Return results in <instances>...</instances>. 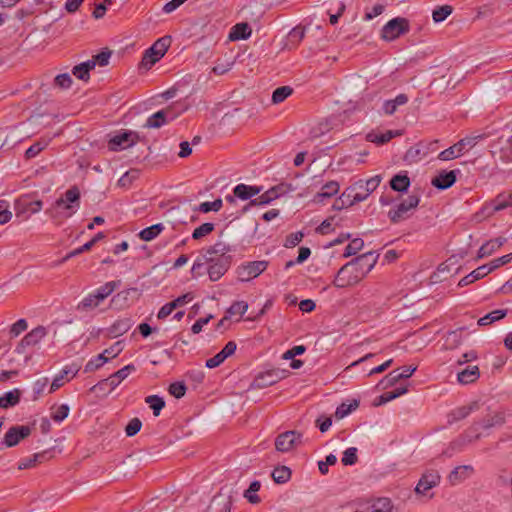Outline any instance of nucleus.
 <instances>
[{
  "label": "nucleus",
  "instance_id": "obj_59",
  "mask_svg": "<svg viewBox=\"0 0 512 512\" xmlns=\"http://www.w3.org/2000/svg\"><path fill=\"white\" fill-rule=\"evenodd\" d=\"M248 309V303L245 301L234 302L227 310L229 315H243Z\"/></svg>",
  "mask_w": 512,
  "mask_h": 512
},
{
  "label": "nucleus",
  "instance_id": "obj_47",
  "mask_svg": "<svg viewBox=\"0 0 512 512\" xmlns=\"http://www.w3.org/2000/svg\"><path fill=\"white\" fill-rule=\"evenodd\" d=\"M293 92V89L290 86H281L274 90L272 94V102L275 104L283 102L287 99Z\"/></svg>",
  "mask_w": 512,
  "mask_h": 512
},
{
  "label": "nucleus",
  "instance_id": "obj_49",
  "mask_svg": "<svg viewBox=\"0 0 512 512\" xmlns=\"http://www.w3.org/2000/svg\"><path fill=\"white\" fill-rule=\"evenodd\" d=\"M206 265H207L206 259H204V257L201 254H199V256L196 258V260L194 261L192 268H191L192 278H198V277L204 275L205 270H206V268H205Z\"/></svg>",
  "mask_w": 512,
  "mask_h": 512
},
{
  "label": "nucleus",
  "instance_id": "obj_30",
  "mask_svg": "<svg viewBox=\"0 0 512 512\" xmlns=\"http://www.w3.org/2000/svg\"><path fill=\"white\" fill-rule=\"evenodd\" d=\"M505 238L499 237L496 239H491L484 243L478 250V258H484L490 256L495 250L500 248L504 242Z\"/></svg>",
  "mask_w": 512,
  "mask_h": 512
},
{
  "label": "nucleus",
  "instance_id": "obj_12",
  "mask_svg": "<svg viewBox=\"0 0 512 512\" xmlns=\"http://www.w3.org/2000/svg\"><path fill=\"white\" fill-rule=\"evenodd\" d=\"M231 251L232 248L228 243L219 240L215 244L202 249L200 254L207 262H215L221 258H232V256L229 255Z\"/></svg>",
  "mask_w": 512,
  "mask_h": 512
},
{
  "label": "nucleus",
  "instance_id": "obj_14",
  "mask_svg": "<svg viewBox=\"0 0 512 512\" xmlns=\"http://www.w3.org/2000/svg\"><path fill=\"white\" fill-rule=\"evenodd\" d=\"M440 479L441 477L437 470H426L419 479L415 487V492L420 495H426L430 489L439 485Z\"/></svg>",
  "mask_w": 512,
  "mask_h": 512
},
{
  "label": "nucleus",
  "instance_id": "obj_61",
  "mask_svg": "<svg viewBox=\"0 0 512 512\" xmlns=\"http://www.w3.org/2000/svg\"><path fill=\"white\" fill-rule=\"evenodd\" d=\"M73 80L68 73L59 74L54 79L55 86L66 89L69 88L72 84Z\"/></svg>",
  "mask_w": 512,
  "mask_h": 512
},
{
  "label": "nucleus",
  "instance_id": "obj_46",
  "mask_svg": "<svg viewBox=\"0 0 512 512\" xmlns=\"http://www.w3.org/2000/svg\"><path fill=\"white\" fill-rule=\"evenodd\" d=\"M393 504L389 498L383 497L377 499L371 505V512H392Z\"/></svg>",
  "mask_w": 512,
  "mask_h": 512
},
{
  "label": "nucleus",
  "instance_id": "obj_56",
  "mask_svg": "<svg viewBox=\"0 0 512 512\" xmlns=\"http://www.w3.org/2000/svg\"><path fill=\"white\" fill-rule=\"evenodd\" d=\"M276 381H277V377H275L274 373L267 372L266 374L259 375L255 379L254 382L257 387L261 388V387L273 385Z\"/></svg>",
  "mask_w": 512,
  "mask_h": 512
},
{
  "label": "nucleus",
  "instance_id": "obj_38",
  "mask_svg": "<svg viewBox=\"0 0 512 512\" xmlns=\"http://www.w3.org/2000/svg\"><path fill=\"white\" fill-rule=\"evenodd\" d=\"M409 186L410 179L406 174H397L390 180V187L397 192H405Z\"/></svg>",
  "mask_w": 512,
  "mask_h": 512
},
{
  "label": "nucleus",
  "instance_id": "obj_11",
  "mask_svg": "<svg viewBox=\"0 0 512 512\" xmlns=\"http://www.w3.org/2000/svg\"><path fill=\"white\" fill-rule=\"evenodd\" d=\"M139 141V135L134 131H124L114 135L108 141V148L111 151H120L127 149Z\"/></svg>",
  "mask_w": 512,
  "mask_h": 512
},
{
  "label": "nucleus",
  "instance_id": "obj_42",
  "mask_svg": "<svg viewBox=\"0 0 512 512\" xmlns=\"http://www.w3.org/2000/svg\"><path fill=\"white\" fill-rule=\"evenodd\" d=\"M46 457V452L35 453L31 457L24 458L18 463V469L24 470L34 467L37 463H41Z\"/></svg>",
  "mask_w": 512,
  "mask_h": 512
},
{
  "label": "nucleus",
  "instance_id": "obj_43",
  "mask_svg": "<svg viewBox=\"0 0 512 512\" xmlns=\"http://www.w3.org/2000/svg\"><path fill=\"white\" fill-rule=\"evenodd\" d=\"M512 193L507 192L499 194L493 201L492 206L494 211L503 210L511 205Z\"/></svg>",
  "mask_w": 512,
  "mask_h": 512
},
{
  "label": "nucleus",
  "instance_id": "obj_60",
  "mask_svg": "<svg viewBox=\"0 0 512 512\" xmlns=\"http://www.w3.org/2000/svg\"><path fill=\"white\" fill-rule=\"evenodd\" d=\"M381 179L380 175H375L367 180H362L363 186L369 195L377 189L380 185Z\"/></svg>",
  "mask_w": 512,
  "mask_h": 512
},
{
  "label": "nucleus",
  "instance_id": "obj_52",
  "mask_svg": "<svg viewBox=\"0 0 512 512\" xmlns=\"http://www.w3.org/2000/svg\"><path fill=\"white\" fill-rule=\"evenodd\" d=\"M214 228L215 225L213 223H203L202 225L194 229L192 233V238L194 240H200L203 237L209 235L211 232H213Z\"/></svg>",
  "mask_w": 512,
  "mask_h": 512
},
{
  "label": "nucleus",
  "instance_id": "obj_15",
  "mask_svg": "<svg viewBox=\"0 0 512 512\" xmlns=\"http://www.w3.org/2000/svg\"><path fill=\"white\" fill-rule=\"evenodd\" d=\"M301 436V433L295 430L281 433L275 440V447L280 452H288L301 442Z\"/></svg>",
  "mask_w": 512,
  "mask_h": 512
},
{
  "label": "nucleus",
  "instance_id": "obj_64",
  "mask_svg": "<svg viewBox=\"0 0 512 512\" xmlns=\"http://www.w3.org/2000/svg\"><path fill=\"white\" fill-rule=\"evenodd\" d=\"M186 387L183 383L174 382L169 386V393L179 399L185 395Z\"/></svg>",
  "mask_w": 512,
  "mask_h": 512
},
{
  "label": "nucleus",
  "instance_id": "obj_23",
  "mask_svg": "<svg viewBox=\"0 0 512 512\" xmlns=\"http://www.w3.org/2000/svg\"><path fill=\"white\" fill-rule=\"evenodd\" d=\"M132 327L130 318L117 319L108 329L107 336L109 338H116L125 334Z\"/></svg>",
  "mask_w": 512,
  "mask_h": 512
},
{
  "label": "nucleus",
  "instance_id": "obj_41",
  "mask_svg": "<svg viewBox=\"0 0 512 512\" xmlns=\"http://www.w3.org/2000/svg\"><path fill=\"white\" fill-rule=\"evenodd\" d=\"M271 476L275 483L284 484L290 480L291 470L287 466H279L272 471Z\"/></svg>",
  "mask_w": 512,
  "mask_h": 512
},
{
  "label": "nucleus",
  "instance_id": "obj_22",
  "mask_svg": "<svg viewBox=\"0 0 512 512\" xmlns=\"http://www.w3.org/2000/svg\"><path fill=\"white\" fill-rule=\"evenodd\" d=\"M474 472L471 465H460L455 467L448 475V481L452 485L459 484L468 479Z\"/></svg>",
  "mask_w": 512,
  "mask_h": 512
},
{
  "label": "nucleus",
  "instance_id": "obj_39",
  "mask_svg": "<svg viewBox=\"0 0 512 512\" xmlns=\"http://www.w3.org/2000/svg\"><path fill=\"white\" fill-rule=\"evenodd\" d=\"M100 302L96 299V296L92 293L84 297L76 306V310L79 312H87L97 308Z\"/></svg>",
  "mask_w": 512,
  "mask_h": 512
},
{
  "label": "nucleus",
  "instance_id": "obj_6",
  "mask_svg": "<svg viewBox=\"0 0 512 512\" xmlns=\"http://www.w3.org/2000/svg\"><path fill=\"white\" fill-rule=\"evenodd\" d=\"M481 136L465 137L459 140L454 145L441 151L438 155V159L442 161H449L463 155L466 151L475 146L477 139Z\"/></svg>",
  "mask_w": 512,
  "mask_h": 512
},
{
  "label": "nucleus",
  "instance_id": "obj_44",
  "mask_svg": "<svg viewBox=\"0 0 512 512\" xmlns=\"http://www.w3.org/2000/svg\"><path fill=\"white\" fill-rule=\"evenodd\" d=\"M359 406V401L353 399L349 404L342 403L339 405L335 411V417L337 419H342L350 414L352 411L356 410Z\"/></svg>",
  "mask_w": 512,
  "mask_h": 512
},
{
  "label": "nucleus",
  "instance_id": "obj_9",
  "mask_svg": "<svg viewBox=\"0 0 512 512\" xmlns=\"http://www.w3.org/2000/svg\"><path fill=\"white\" fill-rule=\"evenodd\" d=\"M268 266L264 260L252 261L242 264L237 268V275L240 281L248 282L262 274Z\"/></svg>",
  "mask_w": 512,
  "mask_h": 512
},
{
  "label": "nucleus",
  "instance_id": "obj_7",
  "mask_svg": "<svg viewBox=\"0 0 512 512\" xmlns=\"http://www.w3.org/2000/svg\"><path fill=\"white\" fill-rule=\"evenodd\" d=\"M420 202L418 195L412 194L399 203L395 208L388 212V217L392 223H399L409 217L408 212L415 209Z\"/></svg>",
  "mask_w": 512,
  "mask_h": 512
},
{
  "label": "nucleus",
  "instance_id": "obj_13",
  "mask_svg": "<svg viewBox=\"0 0 512 512\" xmlns=\"http://www.w3.org/2000/svg\"><path fill=\"white\" fill-rule=\"evenodd\" d=\"M43 203L41 200H32L30 196L23 195L15 202L16 215L19 217L26 214L28 218L31 214H35L42 209Z\"/></svg>",
  "mask_w": 512,
  "mask_h": 512
},
{
  "label": "nucleus",
  "instance_id": "obj_8",
  "mask_svg": "<svg viewBox=\"0 0 512 512\" xmlns=\"http://www.w3.org/2000/svg\"><path fill=\"white\" fill-rule=\"evenodd\" d=\"M409 29V21L406 18L396 17L383 26L381 36L387 41H392L409 32Z\"/></svg>",
  "mask_w": 512,
  "mask_h": 512
},
{
  "label": "nucleus",
  "instance_id": "obj_50",
  "mask_svg": "<svg viewBox=\"0 0 512 512\" xmlns=\"http://www.w3.org/2000/svg\"><path fill=\"white\" fill-rule=\"evenodd\" d=\"M51 418L57 422H62L69 414L70 408L67 404H61L57 407L51 408Z\"/></svg>",
  "mask_w": 512,
  "mask_h": 512
},
{
  "label": "nucleus",
  "instance_id": "obj_31",
  "mask_svg": "<svg viewBox=\"0 0 512 512\" xmlns=\"http://www.w3.org/2000/svg\"><path fill=\"white\" fill-rule=\"evenodd\" d=\"M480 376L477 366H468L458 373L457 379L461 384H470L475 382Z\"/></svg>",
  "mask_w": 512,
  "mask_h": 512
},
{
  "label": "nucleus",
  "instance_id": "obj_55",
  "mask_svg": "<svg viewBox=\"0 0 512 512\" xmlns=\"http://www.w3.org/2000/svg\"><path fill=\"white\" fill-rule=\"evenodd\" d=\"M223 202L222 199L218 198L212 202H203L197 208L198 211L202 213H209L211 211L218 212L222 208Z\"/></svg>",
  "mask_w": 512,
  "mask_h": 512
},
{
  "label": "nucleus",
  "instance_id": "obj_37",
  "mask_svg": "<svg viewBox=\"0 0 512 512\" xmlns=\"http://www.w3.org/2000/svg\"><path fill=\"white\" fill-rule=\"evenodd\" d=\"M507 313V309H497L481 317L477 323L479 326H487L495 321L501 320L507 315Z\"/></svg>",
  "mask_w": 512,
  "mask_h": 512
},
{
  "label": "nucleus",
  "instance_id": "obj_34",
  "mask_svg": "<svg viewBox=\"0 0 512 512\" xmlns=\"http://www.w3.org/2000/svg\"><path fill=\"white\" fill-rule=\"evenodd\" d=\"M252 29L247 23H238L231 29L229 38L231 40H241L250 37Z\"/></svg>",
  "mask_w": 512,
  "mask_h": 512
},
{
  "label": "nucleus",
  "instance_id": "obj_25",
  "mask_svg": "<svg viewBox=\"0 0 512 512\" xmlns=\"http://www.w3.org/2000/svg\"><path fill=\"white\" fill-rule=\"evenodd\" d=\"M491 272V268H486L485 265H482L475 270H473L470 274L464 276L459 282V287H464L474 283L476 280L482 279L486 275Z\"/></svg>",
  "mask_w": 512,
  "mask_h": 512
},
{
  "label": "nucleus",
  "instance_id": "obj_3",
  "mask_svg": "<svg viewBox=\"0 0 512 512\" xmlns=\"http://www.w3.org/2000/svg\"><path fill=\"white\" fill-rule=\"evenodd\" d=\"M504 422L505 415L503 412L494 411L488 413L482 420L474 422V424L467 431H465L464 434L451 442V448L453 450H461L465 444L479 439L481 436V430L500 427L504 424Z\"/></svg>",
  "mask_w": 512,
  "mask_h": 512
},
{
  "label": "nucleus",
  "instance_id": "obj_32",
  "mask_svg": "<svg viewBox=\"0 0 512 512\" xmlns=\"http://www.w3.org/2000/svg\"><path fill=\"white\" fill-rule=\"evenodd\" d=\"M477 407V404L474 403L470 406H462V407H458L454 410H452L449 414H448V423L449 424H453L457 421H460L464 418H466L467 416L470 415V413Z\"/></svg>",
  "mask_w": 512,
  "mask_h": 512
},
{
  "label": "nucleus",
  "instance_id": "obj_2",
  "mask_svg": "<svg viewBox=\"0 0 512 512\" xmlns=\"http://www.w3.org/2000/svg\"><path fill=\"white\" fill-rule=\"evenodd\" d=\"M80 207V190L74 185L57 199L45 213L58 225L70 218Z\"/></svg>",
  "mask_w": 512,
  "mask_h": 512
},
{
  "label": "nucleus",
  "instance_id": "obj_29",
  "mask_svg": "<svg viewBox=\"0 0 512 512\" xmlns=\"http://www.w3.org/2000/svg\"><path fill=\"white\" fill-rule=\"evenodd\" d=\"M408 102L406 94H399L394 99L386 100L383 103L382 110L387 115H393L399 106L405 105Z\"/></svg>",
  "mask_w": 512,
  "mask_h": 512
},
{
  "label": "nucleus",
  "instance_id": "obj_45",
  "mask_svg": "<svg viewBox=\"0 0 512 512\" xmlns=\"http://www.w3.org/2000/svg\"><path fill=\"white\" fill-rule=\"evenodd\" d=\"M145 402L153 410L154 416H159L161 410L165 407V401L158 395H150L146 397Z\"/></svg>",
  "mask_w": 512,
  "mask_h": 512
},
{
  "label": "nucleus",
  "instance_id": "obj_5",
  "mask_svg": "<svg viewBox=\"0 0 512 512\" xmlns=\"http://www.w3.org/2000/svg\"><path fill=\"white\" fill-rule=\"evenodd\" d=\"M123 350V342L117 341L102 353L91 358L85 365V372H93L101 368L109 359L117 357Z\"/></svg>",
  "mask_w": 512,
  "mask_h": 512
},
{
  "label": "nucleus",
  "instance_id": "obj_36",
  "mask_svg": "<svg viewBox=\"0 0 512 512\" xmlns=\"http://www.w3.org/2000/svg\"><path fill=\"white\" fill-rule=\"evenodd\" d=\"M135 288H129L123 291L118 292L114 295L110 301V306L116 309H122L127 305L128 298L131 292H135Z\"/></svg>",
  "mask_w": 512,
  "mask_h": 512
},
{
  "label": "nucleus",
  "instance_id": "obj_20",
  "mask_svg": "<svg viewBox=\"0 0 512 512\" xmlns=\"http://www.w3.org/2000/svg\"><path fill=\"white\" fill-rule=\"evenodd\" d=\"M459 173L460 170L458 169L450 171L443 170L432 179L431 184L439 190L448 189L454 185Z\"/></svg>",
  "mask_w": 512,
  "mask_h": 512
},
{
  "label": "nucleus",
  "instance_id": "obj_58",
  "mask_svg": "<svg viewBox=\"0 0 512 512\" xmlns=\"http://www.w3.org/2000/svg\"><path fill=\"white\" fill-rule=\"evenodd\" d=\"M357 460V448L350 447L343 452V457L341 459L343 465H354Z\"/></svg>",
  "mask_w": 512,
  "mask_h": 512
},
{
  "label": "nucleus",
  "instance_id": "obj_35",
  "mask_svg": "<svg viewBox=\"0 0 512 512\" xmlns=\"http://www.w3.org/2000/svg\"><path fill=\"white\" fill-rule=\"evenodd\" d=\"M396 135H399L397 131L387 130L384 133H375L370 132L367 134L366 138L368 141L375 143L377 145H382L389 142Z\"/></svg>",
  "mask_w": 512,
  "mask_h": 512
},
{
  "label": "nucleus",
  "instance_id": "obj_18",
  "mask_svg": "<svg viewBox=\"0 0 512 512\" xmlns=\"http://www.w3.org/2000/svg\"><path fill=\"white\" fill-rule=\"evenodd\" d=\"M176 118V114H174L171 108L162 109L152 114L147 118L144 127L145 128H160L166 123Z\"/></svg>",
  "mask_w": 512,
  "mask_h": 512
},
{
  "label": "nucleus",
  "instance_id": "obj_57",
  "mask_svg": "<svg viewBox=\"0 0 512 512\" xmlns=\"http://www.w3.org/2000/svg\"><path fill=\"white\" fill-rule=\"evenodd\" d=\"M48 145V141L41 140L33 145H31L25 152V155L28 159L36 157L42 150H44Z\"/></svg>",
  "mask_w": 512,
  "mask_h": 512
},
{
  "label": "nucleus",
  "instance_id": "obj_26",
  "mask_svg": "<svg viewBox=\"0 0 512 512\" xmlns=\"http://www.w3.org/2000/svg\"><path fill=\"white\" fill-rule=\"evenodd\" d=\"M279 189L280 187L278 186L270 188L266 192L259 195L257 198L252 199L249 203V206H260L271 203L273 200L280 196Z\"/></svg>",
  "mask_w": 512,
  "mask_h": 512
},
{
  "label": "nucleus",
  "instance_id": "obj_27",
  "mask_svg": "<svg viewBox=\"0 0 512 512\" xmlns=\"http://www.w3.org/2000/svg\"><path fill=\"white\" fill-rule=\"evenodd\" d=\"M416 369L417 367L404 366L402 367V371H399V369L393 370L385 377L387 385H394L401 379L411 377Z\"/></svg>",
  "mask_w": 512,
  "mask_h": 512
},
{
  "label": "nucleus",
  "instance_id": "obj_62",
  "mask_svg": "<svg viewBox=\"0 0 512 512\" xmlns=\"http://www.w3.org/2000/svg\"><path fill=\"white\" fill-rule=\"evenodd\" d=\"M142 427V422L139 418H133L129 421L125 428L126 435L131 437L137 434Z\"/></svg>",
  "mask_w": 512,
  "mask_h": 512
},
{
  "label": "nucleus",
  "instance_id": "obj_21",
  "mask_svg": "<svg viewBox=\"0 0 512 512\" xmlns=\"http://www.w3.org/2000/svg\"><path fill=\"white\" fill-rule=\"evenodd\" d=\"M340 184L337 181H329L325 183L321 190L316 193L313 197V202L320 204L323 203L326 199L332 198L339 192Z\"/></svg>",
  "mask_w": 512,
  "mask_h": 512
},
{
  "label": "nucleus",
  "instance_id": "obj_4",
  "mask_svg": "<svg viewBox=\"0 0 512 512\" xmlns=\"http://www.w3.org/2000/svg\"><path fill=\"white\" fill-rule=\"evenodd\" d=\"M171 43L169 36L158 39L150 48H148L142 57L141 64L145 68H150L158 62L167 52Z\"/></svg>",
  "mask_w": 512,
  "mask_h": 512
},
{
  "label": "nucleus",
  "instance_id": "obj_16",
  "mask_svg": "<svg viewBox=\"0 0 512 512\" xmlns=\"http://www.w3.org/2000/svg\"><path fill=\"white\" fill-rule=\"evenodd\" d=\"M47 334L46 328L38 326L32 329L16 347V352L19 354L25 353L26 347L34 346L38 344Z\"/></svg>",
  "mask_w": 512,
  "mask_h": 512
},
{
  "label": "nucleus",
  "instance_id": "obj_17",
  "mask_svg": "<svg viewBox=\"0 0 512 512\" xmlns=\"http://www.w3.org/2000/svg\"><path fill=\"white\" fill-rule=\"evenodd\" d=\"M32 432V429L29 426L21 425V426H12L4 436V444L6 447H14L21 440L27 438Z\"/></svg>",
  "mask_w": 512,
  "mask_h": 512
},
{
  "label": "nucleus",
  "instance_id": "obj_53",
  "mask_svg": "<svg viewBox=\"0 0 512 512\" xmlns=\"http://www.w3.org/2000/svg\"><path fill=\"white\" fill-rule=\"evenodd\" d=\"M261 484L255 480L251 482L249 488L244 492V497L248 499L250 503L256 504L260 502V498L255 493L259 491Z\"/></svg>",
  "mask_w": 512,
  "mask_h": 512
},
{
  "label": "nucleus",
  "instance_id": "obj_54",
  "mask_svg": "<svg viewBox=\"0 0 512 512\" xmlns=\"http://www.w3.org/2000/svg\"><path fill=\"white\" fill-rule=\"evenodd\" d=\"M340 196L342 197V200H344V203L348 207H351L354 204L359 203L361 199V197H357V194L355 193L352 185L347 187Z\"/></svg>",
  "mask_w": 512,
  "mask_h": 512
},
{
  "label": "nucleus",
  "instance_id": "obj_19",
  "mask_svg": "<svg viewBox=\"0 0 512 512\" xmlns=\"http://www.w3.org/2000/svg\"><path fill=\"white\" fill-rule=\"evenodd\" d=\"M232 258H221L215 262H207L206 272L211 281H218L229 269Z\"/></svg>",
  "mask_w": 512,
  "mask_h": 512
},
{
  "label": "nucleus",
  "instance_id": "obj_48",
  "mask_svg": "<svg viewBox=\"0 0 512 512\" xmlns=\"http://www.w3.org/2000/svg\"><path fill=\"white\" fill-rule=\"evenodd\" d=\"M364 246V241L361 238H354L346 246L343 257L347 258L356 255Z\"/></svg>",
  "mask_w": 512,
  "mask_h": 512
},
{
  "label": "nucleus",
  "instance_id": "obj_40",
  "mask_svg": "<svg viewBox=\"0 0 512 512\" xmlns=\"http://www.w3.org/2000/svg\"><path fill=\"white\" fill-rule=\"evenodd\" d=\"M164 226L161 223L154 224L140 231L139 237L143 241H151L155 239L162 231Z\"/></svg>",
  "mask_w": 512,
  "mask_h": 512
},
{
  "label": "nucleus",
  "instance_id": "obj_51",
  "mask_svg": "<svg viewBox=\"0 0 512 512\" xmlns=\"http://www.w3.org/2000/svg\"><path fill=\"white\" fill-rule=\"evenodd\" d=\"M452 11L453 8L450 5L439 6L433 11L432 18L436 23L442 22L452 13Z\"/></svg>",
  "mask_w": 512,
  "mask_h": 512
},
{
  "label": "nucleus",
  "instance_id": "obj_24",
  "mask_svg": "<svg viewBox=\"0 0 512 512\" xmlns=\"http://www.w3.org/2000/svg\"><path fill=\"white\" fill-rule=\"evenodd\" d=\"M261 191L262 187L260 186H250L241 183L234 187L233 194L234 197H237L241 200H248L258 195Z\"/></svg>",
  "mask_w": 512,
  "mask_h": 512
},
{
  "label": "nucleus",
  "instance_id": "obj_10",
  "mask_svg": "<svg viewBox=\"0 0 512 512\" xmlns=\"http://www.w3.org/2000/svg\"><path fill=\"white\" fill-rule=\"evenodd\" d=\"M136 370L133 364H128L123 368L119 369L115 373L111 374L108 378L99 381L96 385H94L91 390L94 391L96 389L103 390L104 386H109L111 390L115 389L124 379H126L129 374Z\"/></svg>",
  "mask_w": 512,
  "mask_h": 512
},
{
  "label": "nucleus",
  "instance_id": "obj_63",
  "mask_svg": "<svg viewBox=\"0 0 512 512\" xmlns=\"http://www.w3.org/2000/svg\"><path fill=\"white\" fill-rule=\"evenodd\" d=\"M512 260V254H506L502 257L493 259L487 264H484L486 268H491V272L500 266L509 263Z\"/></svg>",
  "mask_w": 512,
  "mask_h": 512
},
{
  "label": "nucleus",
  "instance_id": "obj_28",
  "mask_svg": "<svg viewBox=\"0 0 512 512\" xmlns=\"http://www.w3.org/2000/svg\"><path fill=\"white\" fill-rule=\"evenodd\" d=\"M121 284L120 280L117 281H109L104 285L97 288L93 294L96 296V299L100 302V304L108 298Z\"/></svg>",
  "mask_w": 512,
  "mask_h": 512
},
{
  "label": "nucleus",
  "instance_id": "obj_1",
  "mask_svg": "<svg viewBox=\"0 0 512 512\" xmlns=\"http://www.w3.org/2000/svg\"><path fill=\"white\" fill-rule=\"evenodd\" d=\"M378 257V254L370 251L352 259L338 270L333 285L346 288L358 284L374 268Z\"/></svg>",
  "mask_w": 512,
  "mask_h": 512
},
{
  "label": "nucleus",
  "instance_id": "obj_33",
  "mask_svg": "<svg viewBox=\"0 0 512 512\" xmlns=\"http://www.w3.org/2000/svg\"><path fill=\"white\" fill-rule=\"evenodd\" d=\"M21 391L19 389H13L0 396V407L7 409L17 405L20 401Z\"/></svg>",
  "mask_w": 512,
  "mask_h": 512
}]
</instances>
